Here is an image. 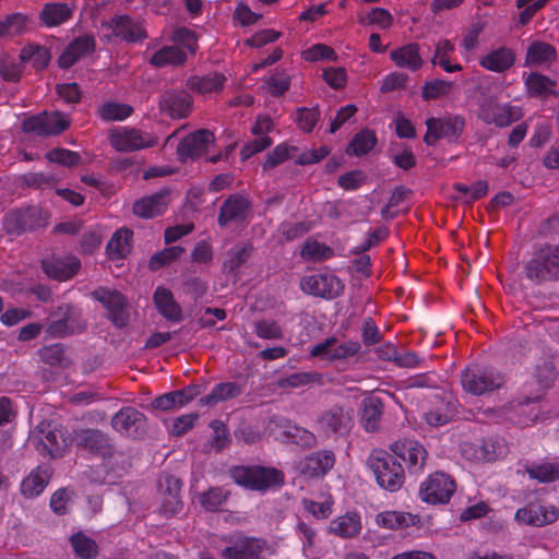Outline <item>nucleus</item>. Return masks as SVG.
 <instances>
[{
	"label": "nucleus",
	"instance_id": "53",
	"mask_svg": "<svg viewBox=\"0 0 559 559\" xmlns=\"http://www.w3.org/2000/svg\"><path fill=\"white\" fill-rule=\"evenodd\" d=\"M133 112L130 105L107 102L99 108V117L104 121H122L129 118Z\"/></svg>",
	"mask_w": 559,
	"mask_h": 559
},
{
	"label": "nucleus",
	"instance_id": "21",
	"mask_svg": "<svg viewBox=\"0 0 559 559\" xmlns=\"http://www.w3.org/2000/svg\"><path fill=\"white\" fill-rule=\"evenodd\" d=\"M251 207L248 198L241 194L229 195L221 205L217 223L221 227H226L233 222H243Z\"/></svg>",
	"mask_w": 559,
	"mask_h": 559
},
{
	"label": "nucleus",
	"instance_id": "34",
	"mask_svg": "<svg viewBox=\"0 0 559 559\" xmlns=\"http://www.w3.org/2000/svg\"><path fill=\"white\" fill-rule=\"evenodd\" d=\"M390 58L396 67L408 69L413 72L419 70L424 63L419 53V46L415 43H411L392 50Z\"/></svg>",
	"mask_w": 559,
	"mask_h": 559
},
{
	"label": "nucleus",
	"instance_id": "20",
	"mask_svg": "<svg viewBox=\"0 0 559 559\" xmlns=\"http://www.w3.org/2000/svg\"><path fill=\"white\" fill-rule=\"evenodd\" d=\"M96 50L95 37L91 34H84L71 40L58 58V64L61 69H70L81 58L93 53Z\"/></svg>",
	"mask_w": 559,
	"mask_h": 559
},
{
	"label": "nucleus",
	"instance_id": "39",
	"mask_svg": "<svg viewBox=\"0 0 559 559\" xmlns=\"http://www.w3.org/2000/svg\"><path fill=\"white\" fill-rule=\"evenodd\" d=\"M133 231L129 228H120L114 233L106 246V252L110 260H120L127 257L131 250Z\"/></svg>",
	"mask_w": 559,
	"mask_h": 559
},
{
	"label": "nucleus",
	"instance_id": "31",
	"mask_svg": "<svg viewBox=\"0 0 559 559\" xmlns=\"http://www.w3.org/2000/svg\"><path fill=\"white\" fill-rule=\"evenodd\" d=\"M33 19L29 14L13 12L0 20V38H14L23 36L33 27Z\"/></svg>",
	"mask_w": 559,
	"mask_h": 559
},
{
	"label": "nucleus",
	"instance_id": "30",
	"mask_svg": "<svg viewBox=\"0 0 559 559\" xmlns=\"http://www.w3.org/2000/svg\"><path fill=\"white\" fill-rule=\"evenodd\" d=\"M78 445L83 447L91 453L105 457L110 454L111 445L109 438L98 429H82L76 433Z\"/></svg>",
	"mask_w": 559,
	"mask_h": 559
},
{
	"label": "nucleus",
	"instance_id": "25",
	"mask_svg": "<svg viewBox=\"0 0 559 559\" xmlns=\"http://www.w3.org/2000/svg\"><path fill=\"white\" fill-rule=\"evenodd\" d=\"M227 78L224 73L213 71L203 75H191L186 81V87L199 95L217 94L223 91Z\"/></svg>",
	"mask_w": 559,
	"mask_h": 559
},
{
	"label": "nucleus",
	"instance_id": "5",
	"mask_svg": "<svg viewBox=\"0 0 559 559\" xmlns=\"http://www.w3.org/2000/svg\"><path fill=\"white\" fill-rule=\"evenodd\" d=\"M461 383L465 392L479 396L500 389L504 377L492 367L472 365L462 370Z\"/></svg>",
	"mask_w": 559,
	"mask_h": 559
},
{
	"label": "nucleus",
	"instance_id": "15",
	"mask_svg": "<svg viewBox=\"0 0 559 559\" xmlns=\"http://www.w3.org/2000/svg\"><path fill=\"white\" fill-rule=\"evenodd\" d=\"M70 123L59 111L31 116L23 121V129L37 135H57L69 128Z\"/></svg>",
	"mask_w": 559,
	"mask_h": 559
},
{
	"label": "nucleus",
	"instance_id": "11",
	"mask_svg": "<svg viewBox=\"0 0 559 559\" xmlns=\"http://www.w3.org/2000/svg\"><path fill=\"white\" fill-rule=\"evenodd\" d=\"M344 288L343 282L329 272L305 275L300 280V289L305 294L326 300L337 298L343 294Z\"/></svg>",
	"mask_w": 559,
	"mask_h": 559
},
{
	"label": "nucleus",
	"instance_id": "50",
	"mask_svg": "<svg viewBox=\"0 0 559 559\" xmlns=\"http://www.w3.org/2000/svg\"><path fill=\"white\" fill-rule=\"evenodd\" d=\"M453 417V405L450 402L438 401L432 408L424 414V420L431 427L448 424Z\"/></svg>",
	"mask_w": 559,
	"mask_h": 559
},
{
	"label": "nucleus",
	"instance_id": "35",
	"mask_svg": "<svg viewBox=\"0 0 559 559\" xmlns=\"http://www.w3.org/2000/svg\"><path fill=\"white\" fill-rule=\"evenodd\" d=\"M60 310L63 311V317L59 320L52 321L47 328V332L50 335L55 337H63L85 328L84 324L74 325L76 321V311L74 307L67 304L61 307Z\"/></svg>",
	"mask_w": 559,
	"mask_h": 559
},
{
	"label": "nucleus",
	"instance_id": "47",
	"mask_svg": "<svg viewBox=\"0 0 559 559\" xmlns=\"http://www.w3.org/2000/svg\"><path fill=\"white\" fill-rule=\"evenodd\" d=\"M454 51V45L449 39L439 40L436 45L432 63L440 66L445 72L453 73L463 68L460 63H451L450 56Z\"/></svg>",
	"mask_w": 559,
	"mask_h": 559
},
{
	"label": "nucleus",
	"instance_id": "14",
	"mask_svg": "<svg viewBox=\"0 0 559 559\" xmlns=\"http://www.w3.org/2000/svg\"><path fill=\"white\" fill-rule=\"evenodd\" d=\"M521 117V108L510 104H499L491 98L484 99L478 109V118L481 121L499 128H506L520 120Z\"/></svg>",
	"mask_w": 559,
	"mask_h": 559
},
{
	"label": "nucleus",
	"instance_id": "3",
	"mask_svg": "<svg viewBox=\"0 0 559 559\" xmlns=\"http://www.w3.org/2000/svg\"><path fill=\"white\" fill-rule=\"evenodd\" d=\"M367 465L382 489L395 492L403 486L405 472L392 453L373 450L367 460Z\"/></svg>",
	"mask_w": 559,
	"mask_h": 559
},
{
	"label": "nucleus",
	"instance_id": "40",
	"mask_svg": "<svg viewBox=\"0 0 559 559\" xmlns=\"http://www.w3.org/2000/svg\"><path fill=\"white\" fill-rule=\"evenodd\" d=\"M48 483L49 475L47 471L38 467L22 480L20 491L25 498H35L45 490Z\"/></svg>",
	"mask_w": 559,
	"mask_h": 559
},
{
	"label": "nucleus",
	"instance_id": "60",
	"mask_svg": "<svg viewBox=\"0 0 559 559\" xmlns=\"http://www.w3.org/2000/svg\"><path fill=\"white\" fill-rule=\"evenodd\" d=\"M45 157L50 163H56L66 167H74L81 162V155L78 152L61 147L48 151Z\"/></svg>",
	"mask_w": 559,
	"mask_h": 559
},
{
	"label": "nucleus",
	"instance_id": "13",
	"mask_svg": "<svg viewBox=\"0 0 559 559\" xmlns=\"http://www.w3.org/2000/svg\"><path fill=\"white\" fill-rule=\"evenodd\" d=\"M395 459L402 460L411 474L424 471L428 459L425 445L415 439H400L390 445Z\"/></svg>",
	"mask_w": 559,
	"mask_h": 559
},
{
	"label": "nucleus",
	"instance_id": "64",
	"mask_svg": "<svg viewBox=\"0 0 559 559\" xmlns=\"http://www.w3.org/2000/svg\"><path fill=\"white\" fill-rule=\"evenodd\" d=\"M304 59L310 62L321 60H336L337 56L333 48L324 44H316L302 52Z\"/></svg>",
	"mask_w": 559,
	"mask_h": 559
},
{
	"label": "nucleus",
	"instance_id": "24",
	"mask_svg": "<svg viewBox=\"0 0 559 559\" xmlns=\"http://www.w3.org/2000/svg\"><path fill=\"white\" fill-rule=\"evenodd\" d=\"M558 516L559 512L552 506L524 507L516 510L514 520L519 524L540 527L554 523Z\"/></svg>",
	"mask_w": 559,
	"mask_h": 559
},
{
	"label": "nucleus",
	"instance_id": "32",
	"mask_svg": "<svg viewBox=\"0 0 559 559\" xmlns=\"http://www.w3.org/2000/svg\"><path fill=\"white\" fill-rule=\"evenodd\" d=\"M38 16L45 27H58L72 19L73 8L63 2H46Z\"/></svg>",
	"mask_w": 559,
	"mask_h": 559
},
{
	"label": "nucleus",
	"instance_id": "10",
	"mask_svg": "<svg viewBox=\"0 0 559 559\" xmlns=\"http://www.w3.org/2000/svg\"><path fill=\"white\" fill-rule=\"evenodd\" d=\"M454 479L443 472L430 474L419 487L420 499L429 504H445L455 492Z\"/></svg>",
	"mask_w": 559,
	"mask_h": 559
},
{
	"label": "nucleus",
	"instance_id": "57",
	"mask_svg": "<svg viewBox=\"0 0 559 559\" xmlns=\"http://www.w3.org/2000/svg\"><path fill=\"white\" fill-rule=\"evenodd\" d=\"M321 374L318 372H295L287 377L280 378L276 382L281 389L301 388L312 382L320 381Z\"/></svg>",
	"mask_w": 559,
	"mask_h": 559
},
{
	"label": "nucleus",
	"instance_id": "51",
	"mask_svg": "<svg viewBox=\"0 0 559 559\" xmlns=\"http://www.w3.org/2000/svg\"><path fill=\"white\" fill-rule=\"evenodd\" d=\"M284 428L285 437L289 442H293L302 448H311L316 444V436L304 427L292 424L289 420H285Z\"/></svg>",
	"mask_w": 559,
	"mask_h": 559
},
{
	"label": "nucleus",
	"instance_id": "41",
	"mask_svg": "<svg viewBox=\"0 0 559 559\" xmlns=\"http://www.w3.org/2000/svg\"><path fill=\"white\" fill-rule=\"evenodd\" d=\"M19 57L21 62H31L37 71L46 69L51 59L49 49L36 43L24 46Z\"/></svg>",
	"mask_w": 559,
	"mask_h": 559
},
{
	"label": "nucleus",
	"instance_id": "38",
	"mask_svg": "<svg viewBox=\"0 0 559 559\" xmlns=\"http://www.w3.org/2000/svg\"><path fill=\"white\" fill-rule=\"evenodd\" d=\"M557 58V49L552 45L540 40H534L527 47L525 64L542 66L554 62Z\"/></svg>",
	"mask_w": 559,
	"mask_h": 559
},
{
	"label": "nucleus",
	"instance_id": "45",
	"mask_svg": "<svg viewBox=\"0 0 559 559\" xmlns=\"http://www.w3.org/2000/svg\"><path fill=\"white\" fill-rule=\"evenodd\" d=\"M187 61V53L178 46H165L153 53L150 63L162 68L166 66H181Z\"/></svg>",
	"mask_w": 559,
	"mask_h": 559
},
{
	"label": "nucleus",
	"instance_id": "19",
	"mask_svg": "<svg viewBox=\"0 0 559 559\" xmlns=\"http://www.w3.org/2000/svg\"><path fill=\"white\" fill-rule=\"evenodd\" d=\"M214 140V133L207 129H200L188 134L177 146L179 159L186 162L189 158L200 157L207 151Z\"/></svg>",
	"mask_w": 559,
	"mask_h": 559
},
{
	"label": "nucleus",
	"instance_id": "59",
	"mask_svg": "<svg viewBox=\"0 0 559 559\" xmlns=\"http://www.w3.org/2000/svg\"><path fill=\"white\" fill-rule=\"evenodd\" d=\"M185 249L180 246L165 248L162 251L154 253L150 261L148 267L152 271H157L160 267L176 261L183 253Z\"/></svg>",
	"mask_w": 559,
	"mask_h": 559
},
{
	"label": "nucleus",
	"instance_id": "56",
	"mask_svg": "<svg viewBox=\"0 0 559 559\" xmlns=\"http://www.w3.org/2000/svg\"><path fill=\"white\" fill-rule=\"evenodd\" d=\"M19 183L23 187L45 190L55 186V177L45 173H26L19 177Z\"/></svg>",
	"mask_w": 559,
	"mask_h": 559
},
{
	"label": "nucleus",
	"instance_id": "49",
	"mask_svg": "<svg viewBox=\"0 0 559 559\" xmlns=\"http://www.w3.org/2000/svg\"><path fill=\"white\" fill-rule=\"evenodd\" d=\"M479 451L483 460L493 462L504 457L509 452V447L504 439L490 437L483 440Z\"/></svg>",
	"mask_w": 559,
	"mask_h": 559
},
{
	"label": "nucleus",
	"instance_id": "36",
	"mask_svg": "<svg viewBox=\"0 0 559 559\" xmlns=\"http://www.w3.org/2000/svg\"><path fill=\"white\" fill-rule=\"evenodd\" d=\"M515 62L514 52L507 47H500L491 50L489 53L483 56L479 60V64L492 72H504L510 69Z\"/></svg>",
	"mask_w": 559,
	"mask_h": 559
},
{
	"label": "nucleus",
	"instance_id": "44",
	"mask_svg": "<svg viewBox=\"0 0 559 559\" xmlns=\"http://www.w3.org/2000/svg\"><path fill=\"white\" fill-rule=\"evenodd\" d=\"M378 143L374 131L365 128L357 132L349 142L346 153L354 156H362L371 152Z\"/></svg>",
	"mask_w": 559,
	"mask_h": 559
},
{
	"label": "nucleus",
	"instance_id": "2",
	"mask_svg": "<svg viewBox=\"0 0 559 559\" xmlns=\"http://www.w3.org/2000/svg\"><path fill=\"white\" fill-rule=\"evenodd\" d=\"M523 272L525 278L535 285L559 281V243L534 246Z\"/></svg>",
	"mask_w": 559,
	"mask_h": 559
},
{
	"label": "nucleus",
	"instance_id": "54",
	"mask_svg": "<svg viewBox=\"0 0 559 559\" xmlns=\"http://www.w3.org/2000/svg\"><path fill=\"white\" fill-rule=\"evenodd\" d=\"M525 85L532 96H545L551 93L556 82L542 73L532 72L526 78Z\"/></svg>",
	"mask_w": 559,
	"mask_h": 559
},
{
	"label": "nucleus",
	"instance_id": "63",
	"mask_svg": "<svg viewBox=\"0 0 559 559\" xmlns=\"http://www.w3.org/2000/svg\"><path fill=\"white\" fill-rule=\"evenodd\" d=\"M254 332L263 340H280L283 337L282 328L273 320H260L254 324Z\"/></svg>",
	"mask_w": 559,
	"mask_h": 559
},
{
	"label": "nucleus",
	"instance_id": "58",
	"mask_svg": "<svg viewBox=\"0 0 559 559\" xmlns=\"http://www.w3.org/2000/svg\"><path fill=\"white\" fill-rule=\"evenodd\" d=\"M453 87L450 81L436 79L426 82L421 87V97L425 100H435L448 95Z\"/></svg>",
	"mask_w": 559,
	"mask_h": 559
},
{
	"label": "nucleus",
	"instance_id": "17",
	"mask_svg": "<svg viewBox=\"0 0 559 559\" xmlns=\"http://www.w3.org/2000/svg\"><path fill=\"white\" fill-rule=\"evenodd\" d=\"M103 26H107L115 37L127 43H139L147 37L143 23L128 14L115 15Z\"/></svg>",
	"mask_w": 559,
	"mask_h": 559
},
{
	"label": "nucleus",
	"instance_id": "6",
	"mask_svg": "<svg viewBox=\"0 0 559 559\" xmlns=\"http://www.w3.org/2000/svg\"><path fill=\"white\" fill-rule=\"evenodd\" d=\"M109 144L121 153H132L153 147L157 139L152 133L133 127H116L109 131Z\"/></svg>",
	"mask_w": 559,
	"mask_h": 559
},
{
	"label": "nucleus",
	"instance_id": "16",
	"mask_svg": "<svg viewBox=\"0 0 559 559\" xmlns=\"http://www.w3.org/2000/svg\"><path fill=\"white\" fill-rule=\"evenodd\" d=\"M112 428L121 435L136 439L146 430V417L134 407H122L111 419Z\"/></svg>",
	"mask_w": 559,
	"mask_h": 559
},
{
	"label": "nucleus",
	"instance_id": "43",
	"mask_svg": "<svg viewBox=\"0 0 559 559\" xmlns=\"http://www.w3.org/2000/svg\"><path fill=\"white\" fill-rule=\"evenodd\" d=\"M360 530V516L357 513H346L330 523V532L344 538L356 536Z\"/></svg>",
	"mask_w": 559,
	"mask_h": 559
},
{
	"label": "nucleus",
	"instance_id": "7",
	"mask_svg": "<svg viewBox=\"0 0 559 559\" xmlns=\"http://www.w3.org/2000/svg\"><path fill=\"white\" fill-rule=\"evenodd\" d=\"M235 481L251 490H266L272 486H281L284 475L273 467H235L231 472Z\"/></svg>",
	"mask_w": 559,
	"mask_h": 559
},
{
	"label": "nucleus",
	"instance_id": "48",
	"mask_svg": "<svg viewBox=\"0 0 559 559\" xmlns=\"http://www.w3.org/2000/svg\"><path fill=\"white\" fill-rule=\"evenodd\" d=\"M70 544L80 559H95L98 555V545L83 532L73 534Z\"/></svg>",
	"mask_w": 559,
	"mask_h": 559
},
{
	"label": "nucleus",
	"instance_id": "22",
	"mask_svg": "<svg viewBox=\"0 0 559 559\" xmlns=\"http://www.w3.org/2000/svg\"><path fill=\"white\" fill-rule=\"evenodd\" d=\"M181 488L182 481L176 476L166 475L159 480L162 510L165 514L174 515L182 509Z\"/></svg>",
	"mask_w": 559,
	"mask_h": 559
},
{
	"label": "nucleus",
	"instance_id": "52",
	"mask_svg": "<svg viewBox=\"0 0 559 559\" xmlns=\"http://www.w3.org/2000/svg\"><path fill=\"white\" fill-rule=\"evenodd\" d=\"M229 491L222 487H211L199 495V503L207 512L218 511L228 499Z\"/></svg>",
	"mask_w": 559,
	"mask_h": 559
},
{
	"label": "nucleus",
	"instance_id": "55",
	"mask_svg": "<svg viewBox=\"0 0 559 559\" xmlns=\"http://www.w3.org/2000/svg\"><path fill=\"white\" fill-rule=\"evenodd\" d=\"M389 235L390 230L388 227H377L376 229L368 231L366 235V239L361 243L353 247L350 252L354 255L362 254L370 250L371 248L378 246L380 242L384 241L389 237Z\"/></svg>",
	"mask_w": 559,
	"mask_h": 559
},
{
	"label": "nucleus",
	"instance_id": "29",
	"mask_svg": "<svg viewBox=\"0 0 559 559\" xmlns=\"http://www.w3.org/2000/svg\"><path fill=\"white\" fill-rule=\"evenodd\" d=\"M154 305L158 313L170 322H180L182 320V309L175 300L170 289L158 286L153 295Z\"/></svg>",
	"mask_w": 559,
	"mask_h": 559
},
{
	"label": "nucleus",
	"instance_id": "42",
	"mask_svg": "<svg viewBox=\"0 0 559 559\" xmlns=\"http://www.w3.org/2000/svg\"><path fill=\"white\" fill-rule=\"evenodd\" d=\"M81 262L78 259H71L68 262L62 260L45 261L43 262V269L45 273L58 281H67L72 278L80 270Z\"/></svg>",
	"mask_w": 559,
	"mask_h": 559
},
{
	"label": "nucleus",
	"instance_id": "26",
	"mask_svg": "<svg viewBox=\"0 0 559 559\" xmlns=\"http://www.w3.org/2000/svg\"><path fill=\"white\" fill-rule=\"evenodd\" d=\"M170 190L164 188L160 191L142 198L133 204V213L143 218H153L162 215L169 203Z\"/></svg>",
	"mask_w": 559,
	"mask_h": 559
},
{
	"label": "nucleus",
	"instance_id": "9",
	"mask_svg": "<svg viewBox=\"0 0 559 559\" xmlns=\"http://www.w3.org/2000/svg\"><path fill=\"white\" fill-rule=\"evenodd\" d=\"M2 225L9 235L20 236L45 226L46 217L41 209L28 206L7 213L2 218Z\"/></svg>",
	"mask_w": 559,
	"mask_h": 559
},
{
	"label": "nucleus",
	"instance_id": "4",
	"mask_svg": "<svg viewBox=\"0 0 559 559\" xmlns=\"http://www.w3.org/2000/svg\"><path fill=\"white\" fill-rule=\"evenodd\" d=\"M230 545L222 549L223 559H264L275 554V548L265 538L236 533L224 537Z\"/></svg>",
	"mask_w": 559,
	"mask_h": 559
},
{
	"label": "nucleus",
	"instance_id": "46",
	"mask_svg": "<svg viewBox=\"0 0 559 559\" xmlns=\"http://www.w3.org/2000/svg\"><path fill=\"white\" fill-rule=\"evenodd\" d=\"M300 257L306 261L322 262L333 258L334 250L323 242L308 239L300 250Z\"/></svg>",
	"mask_w": 559,
	"mask_h": 559
},
{
	"label": "nucleus",
	"instance_id": "62",
	"mask_svg": "<svg viewBox=\"0 0 559 559\" xmlns=\"http://www.w3.org/2000/svg\"><path fill=\"white\" fill-rule=\"evenodd\" d=\"M292 150H295V147L285 143L276 145L271 152L266 154L265 160L262 165L263 170L272 169L287 160L290 157Z\"/></svg>",
	"mask_w": 559,
	"mask_h": 559
},
{
	"label": "nucleus",
	"instance_id": "18",
	"mask_svg": "<svg viewBox=\"0 0 559 559\" xmlns=\"http://www.w3.org/2000/svg\"><path fill=\"white\" fill-rule=\"evenodd\" d=\"M352 414L341 406H333L323 412L318 418V430L326 437L332 435H344L352 427Z\"/></svg>",
	"mask_w": 559,
	"mask_h": 559
},
{
	"label": "nucleus",
	"instance_id": "33",
	"mask_svg": "<svg viewBox=\"0 0 559 559\" xmlns=\"http://www.w3.org/2000/svg\"><path fill=\"white\" fill-rule=\"evenodd\" d=\"M383 407L382 400L374 395L367 396L361 401L359 416L366 431L373 432L379 428Z\"/></svg>",
	"mask_w": 559,
	"mask_h": 559
},
{
	"label": "nucleus",
	"instance_id": "27",
	"mask_svg": "<svg viewBox=\"0 0 559 559\" xmlns=\"http://www.w3.org/2000/svg\"><path fill=\"white\" fill-rule=\"evenodd\" d=\"M160 108L174 119L186 118L192 108V97L186 91L166 92L160 100Z\"/></svg>",
	"mask_w": 559,
	"mask_h": 559
},
{
	"label": "nucleus",
	"instance_id": "61",
	"mask_svg": "<svg viewBox=\"0 0 559 559\" xmlns=\"http://www.w3.org/2000/svg\"><path fill=\"white\" fill-rule=\"evenodd\" d=\"M320 119V111L317 107L312 108H298L296 112L295 121L298 128L305 132L310 133L314 129L316 124Z\"/></svg>",
	"mask_w": 559,
	"mask_h": 559
},
{
	"label": "nucleus",
	"instance_id": "28",
	"mask_svg": "<svg viewBox=\"0 0 559 559\" xmlns=\"http://www.w3.org/2000/svg\"><path fill=\"white\" fill-rule=\"evenodd\" d=\"M524 472L530 479L540 484H548L559 480V457H546L540 461L526 463Z\"/></svg>",
	"mask_w": 559,
	"mask_h": 559
},
{
	"label": "nucleus",
	"instance_id": "37",
	"mask_svg": "<svg viewBox=\"0 0 559 559\" xmlns=\"http://www.w3.org/2000/svg\"><path fill=\"white\" fill-rule=\"evenodd\" d=\"M242 392L241 385L236 382H221L212 391L199 400L202 406L212 407L221 402L237 397Z\"/></svg>",
	"mask_w": 559,
	"mask_h": 559
},
{
	"label": "nucleus",
	"instance_id": "1",
	"mask_svg": "<svg viewBox=\"0 0 559 559\" xmlns=\"http://www.w3.org/2000/svg\"><path fill=\"white\" fill-rule=\"evenodd\" d=\"M557 377L555 365L549 359H544L535 366L533 374L535 384L537 386V393L533 396H525L523 401H520L516 405L510 404L509 406L501 407L498 409L488 408L486 414L490 415V419L498 424L510 421L516 425H527L528 419L522 418L520 411L524 405L535 403L539 401L545 390L549 389Z\"/></svg>",
	"mask_w": 559,
	"mask_h": 559
},
{
	"label": "nucleus",
	"instance_id": "8",
	"mask_svg": "<svg viewBox=\"0 0 559 559\" xmlns=\"http://www.w3.org/2000/svg\"><path fill=\"white\" fill-rule=\"evenodd\" d=\"M465 118L461 115H448L441 118L431 117L426 120L427 131L424 142L432 146L439 140H447L449 143L456 142L465 129Z\"/></svg>",
	"mask_w": 559,
	"mask_h": 559
},
{
	"label": "nucleus",
	"instance_id": "23",
	"mask_svg": "<svg viewBox=\"0 0 559 559\" xmlns=\"http://www.w3.org/2000/svg\"><path fill=\"white\" fill-rule=\"evenodd\" d=\"M335 464V455L331 450L312 452L299 462L302 475L318 477L326 474Z\"/></svg>",
	"mask_w": 559,
	"mask_h": 559
},
{
	"label": "nucleus",
	"instance_id": "12",
	"mask_svg": "<svg viewBox=\"0 0 559 559\" xmlns=\"http://www.w3.org/2000/svg\"><path fill=\"white\" fill-rule=\"evenodd\" d=\"M92 297L107 310V319L117 328H124L129 322L128 302L126 296L106 287H98Z\"/></svg>",
	"mask_w": 559,
	"mask_h": 559
}]
</instances>
